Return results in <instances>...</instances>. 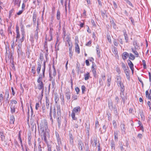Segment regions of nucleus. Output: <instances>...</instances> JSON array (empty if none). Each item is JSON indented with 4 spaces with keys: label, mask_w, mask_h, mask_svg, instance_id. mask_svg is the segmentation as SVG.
I'll use <instances>...</instances> for the list:
<instances>
[{
    "label": "nucleus",
    "mask_w": 151,
    "mask_h": 151,
    "mask_svg": "<svg viewBox=\"0 0 151 151\" xmlns=\"http://www.w3.org/2000/svg\"><path fill=\"white\" fill-rule=\"evenodd\" d=\"M4 99V97L3 96V95L2 93L0 94V105L1 106L2 104V101Z\"/></svg>",
    "instance_id": "nucleus-36"
},
{
    "label": "nucleus",
    "mask_w": 151,
    "mask_h": 151,
    "mask_svg": "<svg viewBox=\"0 0 151 151\" xmlns=\"http://www.w3.org/2000/svg\"><path fill=\"white\" fill-rule=\"evenodd\" d=\"M108 106L109 109H113V103L111 101H109Z\"/></svg>",
    "instance_id": "nucleus-37"
},
{
    "label": "nucleus",
    "mask_w": 151,
    "mask_h": 151,
    "mask_svg": "<svg viewBox=\"0 0 151 151\" xmlns=\"http://www.w3.org/2000/svg\"><path fill=\"white\" fill-rule=\"evenodd\" d=\"M124 39L126 41V43L128 42V35L126 31V30L124 31Z\"/></svg>",
    "instance_id": "nucleus-15"
},
{
    "label": "nucleus",
    "mask_w": 151,
    "mask_h": 151,
    "mask_svg": "<svg viewBox=\"0 0 151 151\" xmlns=\"http://www.w3.org/2000/svg\"><path fill=\"white\" fill-rule=\"evenodd\" d=\"M120 87V90L121 92H124V86L123 83L119 86Z\"/></svg>",
    "instance_id": "nucleus-44"
},
{
    "label": "nucleus",
    "mask_w": 151,
    "mask_h": 151,
    "mask_svg": "<svg viewBox=\"0 0 151 151\" xmlns=\"http://www.w3.org/2000/svg\"><path fill=\"white\" fill-rule=\"evenodd\" d=\"M47 146L48 151H51V146L48 143H47Z\"/></svg>",
    "instance_id": "nucleus-64"
},
{
    "label": "nucleus",
    "mask_w": 151,
    "mask_h": 151,
    "mask_svg": "<svg viewBox=\"0 0 151 151\" xmlns=\"http://www.w3.org/2000/svg\"><path fill=\"white\" fill-rule=\"evenodd\" d=\"M106 114L107 115L109 120L110 121L111 119V114L110 112H107Z\"/></svg>",
    "instance_id": "nucleus-58"
},
{
    "label": "nucleus",
    "mask_w": 151,
    "mask_h": 151,
    "mask_svg": "<svg viewBox=\"0 0 151 151\" xmlns=\"http://www.w3.org/2000/svg\"><path fill=\"white\" fill-rule=\"evenodd\" d=\"M80 106H78L73 109L72 112H73L75 114L76 113H77L78 111L80 112Z\"/></svg>",
    "instance_id": "nucleus-13"
},
{
    "label": "nucleus",
    "mask_w": 151,
    "mask_h": 151,
    "mask_svg": "<svg viewBox=\"0 0 151 151\" xmlns=\"http://www.w3.org/2000/svg\"><path fill=\"white\" fill-rule=\"evenodd\" d=\"M120 127L122 130V132L125 133L126 129L125 128V125L124 124H121L120 125Z\"/></svg>",
    "instance_id": "nucleus-18"
},
{
    "label": "nucleus",
    "mask_w": 151,
    "mask_h": 151,
    "mask_svg": "<svg viewBox=\"0 0 151 151\" xmlns=\"http://www.w3.org/2000/svg\"><path fill=\"white\" fill-rule=\"evenodd\" d=\"M57 122L58 123V126H60L61 123V118L60 116H59L57 119Z\"/></svg>",
    "instance_id": "nucleus-42"
},
{
    "label": "nucleus",
    "mask_w": 151,
    "mask_h": 151,
    "mask_svg": "<svg viewBox=\"0 0 151 151\" xmlns=\"http://www.w3.org/2000/svg\"><path fill=\"white\" fill-rule=\"evenodd\" d=\"M40 128L39 130V132L47 130L48 128L47 122L46 120H43V122H42L40 125Z\"/></svg>",
    "instance_id": "nucleus-1"
},
{
    "label": "nucleus",
    "mask_w": 151,
    "mask_h": 151,
    "mask_svg": "<svg viewBox=\"0 0 151 151\" xmlns=\"http://www.w3.org/2000/svg\"><path fill=\"white\" fill-rule=\"evenodd\" d=\"M128 65L131 69L132 73H133L134 72V65L132 61L130 60H128L127 61Z\"/></svg>",
    "instance_id": "nucleus-3"
},
{
    "label": "nucleus",
    "mask_w": 151,
    "mask_h": 151,
    "mask_svg": "<svg viewBox=\"0 0 151 151\" xmlns=\"http://www.w3.org/2000/svg\"><path fill=\"white\" fill-rule=\"evenodd\" d=\"M101 15H102V16L104 18L105 15L106 16V11L104 10V11H101Z\"/></svg>",
    "instance_id": "nucleus-54"
},
{
    "label": "nucleus",
    "mask_w": 151,
    "mask_h": 151,
    "mask_svg": "<svg viewBox=\"0 0 151 151\" xmlns=\"http://www.w3.org/2000/svg\"><path fill=\"white\" fill-rule=\"evenodd\" d=\"M76 65V68L77 69V73L78 74L81 70V67H80L79 64L78 63Z\"/></svg>",
    "instance_id": "nucleus-41"
},
{
    "label": "nucleus",
    "mask_w": 151,
    "mask_h": 151,
    "mask_svg": "<svg viewBox=\"0 0 151 151\" xmlns=\"http://www.w3.org/2000/svg\"><path fill=\"white\" fill-rule=\"evenodd\" d=\"M47 61H46V60L44 61L43 62V68H42V71H45V68H46V62Z\"/></svg>",
    "instance_id": "nucleus-60"
},
{
    "label": "nucleus",
    "mask_w": 151,
    "mask_h": 151,
    "mask_svg": "<svg viewBox=\"0 0 151 151\" xmlns=\"http://www.w3.org/2000/svg\"><path fill=\"white\" fill-rule=\"evenodd\" d=\"M120 97L123 101V104H124L126 101V100L127 99V97L126 95H124V92H121L120 93Z\"/></svg>",
    "instance_id": "nucleus-4"
},
{
    "label": "nucleus",
    "mask_w": 151,
    "mask_h": 151,
    "mask_svg": "<svg viewBox=\"0 0 151 151\" xmlns=\"http://www.w3.org/2000/svg\"><path fill=\"white\" fill-rule=\"evenodd\" d=\"M119 146L121 151H122L124 150V148L123 147V145L122 144V143L120 142L119 143Z\"/></svg>",
    "instance_id": "nucleus-55"
},
{
    "label": "nucleus",
    "mask_w": 151,
    "mask_h": 151,
    "mask_svg": "<svg viewBox=\"0 0 151 151\" xmlns=\"http://www.w3.org/2000/svg\"><path fill=\"white\" fill-rule=\"evenodd\" d=\"M111 23V25L112 26L114 29H116V26L114 20H112L110 21Z\"/></svg>",
    "instance_id": "nucleus-40"
},
{
    "label": "nucleus",
    "mask_w": 151,
    "mask_h": 151,
    "mask_svg": "<svg viewBox=\"0 0 151 151\" xmlns=\"http://www.w3.org/2000/svg\"><path fill=\"white\" fill-rule=\"evenodd\" d=\"M20 2H19L18 0H15V5H17L18 7H19L20 5Z\"/></svg>",
    "instance_id": "nucleus-61"
},
{
    "label": "nucleus",
    "mask_w": 151,
    "mask_h": 151,
    "mask_svg": "<svg viewBox=\"0 0 151 151\" xmlns=\"http://www.w3.org/2000/svg\"><path fill=\"white\" fill-rule=\"evenodd\" d=\"M140 115L142 119L143 120H145V116L144 113L142 111L140 112Z\"/></svg>",
    "instance_id": "nucleus-46"
},
{
    "label": "nucleus",
    "mask_w": 151,
    "mask_h": 151,
    "mask_svg": "<svg viewBox=\"0 0 151 151\" xmlns=\"http://www.w3.org/2000/svg\"><path fill=\"white\" fill-rule=\"evenodd\" d=\"M114 139L115 140H117L118 137V132H114Z\"/></svg>",
    "instance_id": "nucleus-47"
},
{
    "label": "nucleus",
    "mask_w": 151,
    "mask_h": 151,
    "mask_svg": "<svg viewBox=\"0 0 151 151\" xmlns=\"http://www.w3.org/2000/svg\"><path fill=\"white\" fill-rule=\"evenodd\" d=\"M133 45L134 46V48H135V49H138L139 46L137 44L136 41L134 40L133 42Z\"/></svg>",
    "instance_id": "nucleus-39"
},
{
    "label": "nucleus",
    "mask_w": 151,
    "mask_h": 151,
    "mask_svg": "<svg viewBox=\"0 0 151 151\" xmlns=\"http://www.w3.org/2000/svg\"><path fill=\"white\" fill-rule=\"evenodd\" d=\"M45 71H42V74H40L38 78L42 79L45 77Z\"/></svg>",
    "instance_id": "nucleus-34"
},
{
    "label": "nucleus",
    "mask_w": 151,
    "mask_h": 151,
    "mask_svg": "<svg viewBox=\"0 0 151 151\" xmlns=\"http://www.w3.org/2000/svg\"><path fill=\"white\" fill-rule=\"evenodd\" d=\"M85 78L84 79L86 81L88 80L90 77V73L88 72H87L86 73L84 74V75Z\"/></svg>",
    "instance_id": "nucleus-20"
},
{
    "label": "nucleus",
    "mask_w": 151,
    "mask_h": 151,
    "mask_svg": "<svg viewBox=\"0 0 151 151\" xmlns=\"http://www.w3.org/2000/svg\"><path fill=\"white\" fill-rule=\"evenodd\" d=\"M112 51L114 54L116 55L118 54V52L117 51L116 48V47H113Z\"/></svg>",
    "instance_id": "nucleus-52"
},
{
    "label": "nucleus",
    "mask_w": 151,
    "mask_h": 151,
    "mask_svg": "<svg viewBox=\"0 0 151 151\" xmlns=\"http://www.w3.org/2000/svg\"><path fill=\"white\" fill-rule=\"evenodd\" d=\"M111 148L112 149H113L114 150L115 149V144L114 141H112L111 142Z\"/></svg>",
    "instance_id": "nucleus-48"
},
{
    "label": "nucleus",
    "mask_w": 151,
    "mask_h": 151,
    "mask_svg": "<svg viewBox=\"0 0 151 151\" xmlns=\"http://www.w3.org/2000/svg\"><path fill=\"white\" fill-rule=\"evenodd\" d=\"M40 59L42 63L44 59V56L43 54L41 52L40 53Z\"/></svg>",
    "instance_id": "nucleus-50"
},
{
    "label": "nucleus",
    "mask_w": 151,
    "mask_h": 151,
    "mask_svg": "<svg viewBox=\"0 0 151 151\" xmlns=\"http://www.w3.org/2000/svg\"><path fill=\"white\" fill-rule=\"evenodd\" d=\"M34 38L36 40V41H37L38 38V30H36L35 31Z\"/></svg>",
    "instance_id": "nucleus-26"
},
{
    "label": "nucleus",
    "mask_w": 151,
    "mask_h": 151,
    "mask_svg": "<svg viewBox=\"0 0 151 151\" xmlns=\"http://www.w3.org/2000/svg\"><path fill=\"white\" fill-rule=\"evenodd\" d=\"M17 52L18 54V56H21L22 53V50L21 48H17Z\"/></svg>",
    "instance_id": "nucleus-28"
},
{
    "label": "nucleus",
    "mask_w": 151,
    "mask_h": 151,
    "mask_svg": "<svg viewBox=\"0 0 151 151\" xmlns=\"http://www.w3.org/2000/svg\"><path fill=\"white\" fill-rule=\"evenodd\" d=\"M60 12L59 11V10L58 9L57 12L56 18L59 21V22L60 23Z\"/></svg>",
    "instance_id": "nucleus-12"
},
{
    "label": "nucleus",
    "mask_w": 151,
    "mask_h": 151,
    "mask_svg": "<svg viewBox=\"0 0 151 151\" xmlns=\"http://www.w3.org/2000/svg\"><path fill=\"white\" fill-rule=\"evenodd\" d=\"M46 108L48 109L49 107L50 101L49 99L47 97H46Z\"/></svg>",
    "instance_id": "nucleus-24"
},
{
    "label": "nucleus",
    "mask_w": 151,
    "mask_h": 151,
    "mask_svg": "<svg viewBox=\"0 0 151 151\" xmlns=\"http://www.w3.org/2000/svg\"><path fill=\"white\" fill-rule=\"evenodd\" d=\"M57 114L58 116H60L61 113L60 106V105L57 106Z\"/></svg>",
    "instance_id": "nucleus-17"
},
{
    "label": "nucleus",
    "mask_w": 151,
    "mask_h": 151,
    "mask_svg": "<svg viewBox=\"0 0 151 151\" xmlns=\"http://www.w3.org/2000/svg\"><path fill=\"white\" fill-rule=\"evenodd\" d=\"M114 112L116 116H118L119 114V110L117 109V107L116 106H114Z\"/></svg>",
    "instance_id": "nucleus-23"
},
{
    "label": "nucleus",
    "mask_w": 151,
    "mask_h": 151,
    "mask_svg": "<svg viewBox=\"0 0 151 151\" xmlns=\"http://www.w3.org/2000/svg\"><path fill=\"white\" fill-rule=\"evenodd\" d=\"M41 62L39 61L37 62V67L36 71H37V73L38 74H39L40 73V71L41 67Z\"/></svg>",
    "instance_id": "nucleus-5"
},
{
    "label": "nucleus",
    "mask_w": 151,
    "mask_h": 151,
    "mask_svg": "<svg viewBox=\"0 0 151 151\" xmlns=\"http://www.w3.org/2000/svg\"><path fill=\"white\" fill-rule=\"evenodd\" d=\"M49 116L50 117V119L52 122V124L53 123V119L52 117V106H50V112L49 113Z\"/></svg>",
    "instance_id": "nucleus-16"
},
{
    "label": "nucleus",
    "mask_w": 151,
    "mask_h": 151,
    "mask_svg": "<svg viewBox=\"0 0 151 151\" xmlns=\"http://www.w3.org/2000/svg\"><path fill=\"white\" fill-rule=\"evenodd\" d=\"M81 88L82 94H83L84 93L86 88L84 85H83L81 86Z\"/></svg>",
    "instance_id": "nucleus-51"
},
{
    "label": "nucleus",
    "mask_w": 151,
    "mask_h": 151,
    "mask_svg": "<svg viewBox=\"0 0 151 151\" xmlns=\"http://www.w3.org/2000/svg\"><path fill=\"white\" fill-rule=\"evenodd\" d=\"M14 117L13 115H12L10 117V123L11 124H14Z\"/></svg>",
    "instance_id": "nucleus-25"
},
{
    "label": "nucleus",
    "mask_w": 151,
    "mask_h": 151,
    "mask_svg": "<svg viewBox=\"0 0 151 151\" xmlns=\"http://www.w3.org/2000/svg\"><path fill=\"white\" fill-rule=\"evenodd\" d=\"M91 68L93 75L94 77H95L96 75V68L95 64L93 62L92 63V65L91 66Z\"/></svg>",
    "instance_id": "nucleus-2"
},
{
    "label": "nucleus",
    "mask_w": 151,
    "mask_h": 151,
    "mask_svg": "<svg viewBox=\"0 0 151 151\" xmlns=\"http://www.w3.org/2000/svg\"><path fill=\"white\" fill-rule=\"evenodd\" d=\"M120 87V90L121 92H124V86L123 83L119 86Z\"/></svg>",
    "instance_id": "nucleus-45"
},
{
    "label": "nucleus",
    "mask_w": 151,
    "mask_h": 151,
    "mask_svg": "<svg viewBox=\"0 0 151 151\" xmlns=\"http://www.w3.org/2000/svg\"><path fill=\"white\" fill-rule=\"evenodd\" d=\"M75 51L78 54H79L80 52V48L78 45H75Z\"/></svg>",
    "instance_id": "nucleus-29"
},
{
    "label": "nucleus",
    "mask_w": 151,
    "mask_h": 151,
    "mask_svg": "<svg viewBox=\"0 0 151 151\" xmlns=\"http://www.w3.org/2000/svg\"><path fill=\"white\" fill-rule=\"evenodd\" d=\"M99 127V122L98 120H96L95 123V129H97Z\"/></svg>",
    "instance_id": "nucleus-62"
},
{
    "label": "nucleus",
    "mask_w": 151,
    "mask_h": 151,
    "mask_svg": "<svg viewBox=\"0 0 151 151\" xmlns=\"http://www.w3.org/2000/svg\"><path fill=\"white\" fill-rule=\"evenodd\" d=\"M65 95L67 98V99L68 100H69L70 98V90L69 89L68 90H67L65 91Z\"/></svg>",
    "instance_id": "nucleus-8"
},
{
    "label": "nucleus",
    "mask_w": 151,
    "mask_h": 151,
    "mask_svg": "<svg viewBox=\"0 0 151 151\" xmlns=\"http://www.w3.org/2000/svg\"><path fill=\"white\" fill-rule=\"evenodd\" d=\"M37 87L38 90H40L41 89H44V85L43 83L41 82L38 83Z\"/></svg>",
    "instance_id": "nucleus-9"
},
{
    "label": "nucleus",
    "mask_w": 151,
    "mask_h": 151,
    "mask_svg": "<svg viewBox=\"0 0 151 151\" xmlns=\"http://www.w3.org/2000/svg\"><path fill=\"white\" fill-rule=\"evenodd\" d=\"M116 82L117 83H119L122 82L121 78L120 76H117L116 77Z\"/></svg>",
    "instance_id": "nucleus-32"
},
{
    "label": "nucleus",
    "mask_w": 151,
    "mask_h": 151,
    "mask_svg": "<svg viewBox=\"0 0 151 151\" xmlns=\"http://www.w3.org/2000/svg\"><path fill=\"white\" fill-rule=\"evenodd\" d=\"M122 56V59L124 60H125L129 56V54L127 52H123Z\"/></svg>",
    "instance_id": "nucleus-6"
},
{
    "label": "nucleus",
    "mask_w": 151,
    "mask_h": 151,
    "mask_svg": "<svg viewBox=\"0 0 151 151\" xmlns=\"http://www.w3.org/2000/svg\"><path fill=\"white\" fill-rule=\"evenodd\" d=\"M137 49H135V48H132L131 50L132 52L136 55V57H139V54L137 51L136 50Z\"/></svg>",
    "instance_id": "nucleus-19"
},
{
    "label": "nucleus",
    "mask_w": 151,
    "mask_h": 151,
    "mask_svg": "<svg viewBox=\"0 0 151 151\" xmlns=\"http://www.w3.org/2000/svg\"><path fill=\"white\" fill-rule=\"evenodd\" d=\"M52 113L53 114V117L55 118L56 115V112L55 107H54V109H53V111L52 112Z\"/></svg>",
    "instance_id": "nucleus-56"
},
{
    "label": "nucleus",
    "mask_w": 151,
    "mask_h": 151,
    "mask_svg": "<svg viewBox=\"0 0 151 151\" xmlns=\"http://www.w3.org/2000/svg\"><path fill=\"white\" fill-rule=\"evenodd\" d=\"M24 35H25V34L22 33V38H21L19 40V42H20V43H22V42H23L24 40Z\"/></svg>",
    "instance_id": "nucleus-49"
},
{
    "label": "nucleus",
    "mask_w": 151,
    "mask_h": 151,
    "mask_svg": "<svg viewBox=\"0 0 151 151\" xmlns=\"http://www.w3.org/2000/svg\"><path fill=\"white\" fill-rule=\"evenodd\" d=\"M129 60H134L135 58V57L132 54L130 53L129 54Z\"/></svg>",
    "instance_id": "nucleus-31"
},
{
    "label": "nucleus",
    "mask_w": 151,
    "mask_h": 151,
    "mask_svg": "<svg viewBox=\"0 0 151 151\" xmlns=\"http://www.w3.org/2000/svg\"><path fill=\"white\" fill-rule=\"evenodd\" d=\"M36 17L37 14L35 12H34L33 15V22L34 24H35L36 23Z\"/></svg>",
    "instance_id": "nucleus-21"
},
{
    "label": "nucleus",
    "mask_w": 151,
    "mask_h": 151,
    "mask_svg": "<svg viewBox=\"0 0 151 151\" xmlns=\"http://www.w3.org/2000/svg\"><path fill=\"white\" fill-rule=\"evenodd\" d=\"M15 105L13 104H12L11 105V112L12 114H13L15 111Z\"/></svg>",
    "instance_id": "nucleus-14"
},
{
    "label": "nucleus",
    "mask_w": 151,
    "mask_h": 151,
    "mask_svg": "<svg viewBox=\"0 0 151 151\" xmlns=\"http://www.w3.org/2000/svg\"><path fill=\"white\" fill-rule=\"evenodd\" d=\"M78 145L79 149L81 151H82L83 147L84 145L82 142L81 141H78Z\"/></svg>",
    "instance_id": "nucleus-10"
},
{
    "label": "nucleus",
    "mask_w": 151,
    "mask_h": 151,
    "mask_svg": "<svg viewBox=\"0 0 151 151\" xmlns=\"http://www.w3.org/2000/svg\"><path fill=\"white\" fill-rule=\"evenodd\" d=\"M69 56L70 58H72L73 56V51L72 48H71V47L69 48Z\"/></svg>",
    "instance_id": "nucleus-43"
},
{
    "label": "nucleus",
    "mask_w": 151,
    "mask_h": 151,
    "mask_svg": "<svg viewBox=\"0 0 151 151\" xmlns=\"http://www.w3.org/2000/svg\"><path fill=\"white\" fill-rule=\"evenodd\" d=\"M35 65H33L32 67L31 72L34 75H35L36 73V70H35Z\"/></svg>",
    "instance_id": "nucleus-38"
},
{
    "label": "nucleus",
    "mask_w": 151,
    "mask_h": 151,
    "mask_svg": "<svg viewBox=\"0 0 151 151\" xmlns=\"http://www.w3.org/2000/svg\"><path fill=\"white\" fill-rule=\"evenodd\" d=\"M0 135L1 138V140L3 141L5 139V136L4 135L3 132H0Z\"/></svg>",
    "instance_id": "nucleus-35"
},
{
    "label": "nucleus",
    "mask_w": 151,
    "mask_h": 151,
    "mask_svg": "<svg viewBox=\"0 0 151 151\" xmlns=\"http://www.w3.org/2000/svg\"><path fill=\"white\" fill-rule=\"evenodd\" d=\"M39 132L40 134V135L41 136L42 139L43 140V137H42L46 136V133H48V132L47 130Z\"/></svg>",
    "instance_id": "nucleus-11"
},
{
    "label": "nucleus",
    "mask_w": 151,
    "mask_h": 151,
    "mask_svg": "<svg viewBox=\"0 0 151 151\" xmlns=\"http://www.w3.org/2000/svg\"><path fill=\"white\" fill-rule=\"evenodd\" d=\"M20 26L21 27V32H22V33H23V34H25V32L24 31V25L22 24V22H21L20 23Z\"/></svg>",
    "instance_id": "nucleus-27"
},
{
    "label": "nucleus",
    "mask_w": 151,
    "mask_h": 151,
    "mask_svg": "<svg viewBox=\"0 0 151 151\" xmlns=\"http://www.w3.org/2000/svg\"><path fill=\"white\" fill-rule=\"evenodd\" d=\"M60 98L62 100V102L61 103V104L64 105V96H63V95H61Z\"/></svg>",
    "instance_id": "nucleus-53"
},
{
    "label": "nucleus",
    "mask_w": 151,
    "mask_h": 151,
    "mask_svg": "<svg viewBox=\"0 0 151 151\" xmlns=\"http://www.w3.org/2000/svg\"><path fill=\"white\" fill-rule=\"evenodd\" d=\"M55 101L56 103H57V101L59 100V99L58 96L57 95H55L54 97Z\"/></svg>",
    "instance_id": "nucleus-63"
},
{
    "label": "nucleus",
    "mask_w": 151,
    "mask_h": 151,
    "mask_svg": "<svg viewBox=\"0 0 151 151\" xmlns=\"http://www.w3.org/2000/svg\"><path fill=\"white\" fill-rule=\"evenodd\" d=\"M71 116L72 117V118L73 120H77V118L76 117H75V114L73 112H72L71 114Z\"/></svg>",
    "instance_id": "nucleus-57"
},
{
    "label": "nucleus",
    "mask_w": 151,
    "mask_h": 151,
    "mask_svg": "<svg viewBox=\"0 0 151 151\" xmlns=\"http://www.w3.org/2000/svg\"><path fill=\"white\" fill-rule=\"evenodd\" d=\"M14 145L15 148L18 150V148L20 147V145L17 141H14Z\"/></svg>",
    "instance_id": "nucleus-33"
},
{
    "label": "nucleus",
    "mask_w": 151,
    "mask_h": 151,
    "mask_svg": "<svg viewBox=\"0 0 151 151\" xmlns=\"http://www.w3.org/2000/svg\"><path fill=\"white\" fill-rule=\"evenodd\" d=\"M44 49H45L47 53L48 52V49L47 47V42L46 41V40L45 41L44 43Z\"/></svg>",
    "instance_id": "nucleus-30"
},
{
    "label": "nucleus",
    "mask_w": 151,
    "mask_h": 151,
    "mask_svg": "<svg viewBox=\"0 0 151 151\" xmlns=\"http://www.w3.org/2000/svg\"><path fill=\"white\" fill-rule=\"evenodd\" d=\"M115 102L116 103V104L119 103V97L118 96H116L115 99Z\"/></svg>",
    "instance_id": "nucleus-59"
},
{
    "label": "nucleus",
    "mask_w": 151,
    "mask_h": 151,
    "mask_svg": "<svg viewBox=\"0 0 151 151\" xmlns=\"http://www.w3.org/2000/svg\"><path fill=\"white\" fill-rule=\"evenodd\" d=\"M9 92L8 91L6 90V91L5 93V96H6V97L5 101L7 102H9L8 99L9 98Z\"/></svg>",
    "instance_id": "nucleus-22"
},
{
    "label": "nucleus",
    "mask_w": 151,
    "mask_h": 151,
    "mask_svg": "<svg viewBox=\"0 0 151 151\" xmlns=\"http://www.w3.org/2000/svg\"><path fill=\"white\" fill-rule=\"evenodd\" d=\"M69 136L70 138V142L71 144L73 145V136L72 133L70 131L69 132Z\"/></svg>",
    "instance_id": "nucleus-7"
}]
</instances>
